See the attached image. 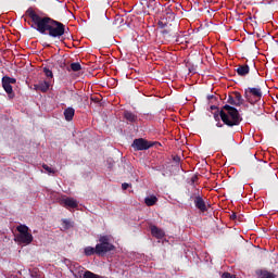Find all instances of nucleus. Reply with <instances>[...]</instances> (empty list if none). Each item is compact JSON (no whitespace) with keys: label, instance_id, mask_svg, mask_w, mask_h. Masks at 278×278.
I'll return each mask as SVG.
<instances>
[{"label":"nucleus","instance_id":"1","mask_svg":"<svg viewBox=\"0 0 278 278\" xmlns=\"http://www.w3.org/2000/svg\"><path fill=\"white\" fill-rule=\"evenodd\" d=\"M26 15L30 18L28 25L42 36H49V38L60 40L66 34V25L64 23L58 22L49 16H40L33 8L27 9Z\"/></svg>","mask_w":278,"mask_h":278},{"label":"nucleus","instance_id":"2","mask_svg":"<svg viewBox=\"0 0 278 278\" xmlns=\"http://www.w3.org/2000/svg\"><path fill=\"white\" fill-rule=\"evenodd\" d=\"M220 121L224 123V125H227V127H237L242 123V117L240 116V112H238V109L225 104L222 110L219 111Z\"/></svg>","mask_w":278,"mask_h":278},{"label":"nucleus","instance_id":"3","mask_svg":"<svg viewBox=\"0 0 278 278\" xmlns=\"http://www.w3.org/2000/svg\"><path fill=\"white\" fill-rule=\"evenodd\" d=\"M263 92L261 87H248L244 89V99L250 105H255L262 101Z\"/></svg>","mask_w":278,"mask_h":278},{"label":"nucleus","instance_id":"4","mask_svg":"<svg viewBox=\"0 0 278 278\" xmlns=\"http://www.w3.org/2000/svg\"><path fill=\"white\" fill-rule=\"evenodd\" d=\"M99 242L96 245V255H105V253H110V251H114V244L110 243V237L102 236L99 238Z\"/></svg>","mask_w":278,"mask_h":278},{"label":"nucleus","instance_id":"5","mask_svg":"<svg viewBox=\"0 0 278 278\" xmlns=\"http://www.w3.org/2000/svg\"><path fill=\"white\" fill-rule=\"evenodd\" d=\"M16 230L20 233L16 237L17 242H21L22 244H31V242H34V236L29 232V227L20 225L16 227Z\"/></svg>","mask_w":278,"mask_h":278},{"label":"nucleus","instance_id":"6","mask_svg":"<svg viewBox=\"0 0 278 278\" xmlns=\"http://www.w3.org/2000/svg\"><path fill=\"white\" fill-rule=\"evenodd\" d=\"M2 88L4 92H7L9 99H14L16 97L14 94V89L12 88V85L16 84V78H12L10 76H3L2 77Z\"/></svg>","mask_w":278,"mask_h":278},{"label":"nucleus","instance_id":"7","mask_svg":"<svg viewBox=\"0 0 278 278\" xmlns=\"http://www.w3.org/2000/svg\"><path fill=\"white\" fill-rule=\"evenodd\" d=\"M154 144L155 142L148 141L144 138H138L132 141L131 147L134 151H148V149H151Z\"/></svg>","mask_w":278,"mask_h":278},{"label":"nucleus","instance_id":"8","mask_svg":"<svg viewBox=\"0 0 278 278\" xmlns=\"http://www.w3.org/2000/svg\"><path fill=\"white\" fill-rule=\"evenodd\" d=\"M49 88H51V83L48 80H41L34 85V90H36V92H49Z\"/></svg>","mask_w":278,"mask_h":278},{"label":"nucleus","instance_id":"9","mask_svg":"<svg viewBox=\"0 0 278 278\" xmlns=\"http://www.w3.org/2000/svg\"><path fill=\"white\" fill-rule=\"evenodd\" d=\"M194 205L198 210H200V212H207V204H205V200H203L201 195L194 198Z\"/></svg>","mask_w":278,"mask_h":278},{"label":"nucleus","instance_id":"10","mask_svg":"<svg viewBox=\"0 0 278 278\" xmlns=\"http://www.w3.org/2000/svg\"><path fill=\"white\" fill-rule=\"evenodd\" d=\"M123 116L126 123H130L132 125L138 123V115L131 111H124Z\"/></svg>","mask_w":278,"mask_h":278},{"label":"nucleus","instance_id":"11","mask_svg":"<svg viewBox=\"0 0 278 278\" xmlns=\"http://www.w3.org/2000/svg\"><path fill=\"white\" fill-rule=\"evenodd\" d=\"M63 205H64V207H70L71 210H75V208L79 207V203L77 202V200H75L73 198L64 199Z\"/></svg>","mask_w":278,"mask_h":278},{"label":"nucleus","instance_id":"12","mask_svg":"<svg viewBox=\"0 0 278 278\" xmlns=\"http://www.w3.org/2000/svg\"><path fill=\"white\" fill-rule=\"evenodd\" d=\"M150 229H151V235L153 236V238H156L157 240H162V238H164V236H166L164 230L157 228V226H151Z\"/></svg>","mask_w":278,"mask_h":278},{"label":"nucleus","instance_id":"13","mask_svg":"<svg viewBox=\"0 0 278 278\" xmlns=\"http://www.w3.org/2000/svg\"><path fill=\"white\" fill-rule=\"evenodd\" d=\"M251 68L249 67V65H239L237 68V75H239V77H247V75H249Z\"/></svg>","mask_w":278,"mask_h":278},{"label":"nucleus","instance_id":"14","mask_svg":"<svg viewBox=\"0 0 278 278\" xmlns=\"http://www.w3.org/2000/svg\"><path fill=\"white\" fill-rule=\"evenodd\" d=\"M256 275L260 278H277V275H275L274 273H270L266 269H258L256 270Z\"/></svg>","mask_w":278,"mask_h":278},{"label":"nucleus","instance_id":"15","mask_svg":"<svg viewBox=\"0 0 278 278\" xmlns=\"http://www.w3.org/2000/svg\"><path fill=\"white\" fill-rule=\"evenodd\" d=\"M64 116H65V121H67V122L73 121V118L75 116V109H73V108L65 109Z\"/></svg>","mask_w":278,"mask_h":278},{"label":"nucleus","instance_id":"16","mask_svg":"<svg viewBox=\"0 0 278 278\" xmlns=\"http://www.w3.org/2000/svg\"><path fill=\"white\" fill-rule=\"evenodd\" d=\"M144 203L148 207H153V205H155V203H157V197H155V195L147 197L144 199Z\"/></svg>","mask_w":278,"mask_h":278},{"label":"nucleus","instance_id":"17","mask_svg":"<svg viewBox=\"0 0 278 278\" xmlns=\"http://www.w3.org/2000/svg\"><path fill=\"white\" fill-rule=\"evenodd\" d=\"M235 101L237 102V108H240L244 103V99L242 98V94L238 91L233 92Z\"/></svg>","mask_w":278,"mask_h":278},{"label":"nucleus","instance_id":"18","mask_svg":"<svg viewBox=\"0 0 278 278\" xmlns=\"http://www.w3.org/2000/svg\"><path fill=\"white\" fill-rule=\"evenodd\" d=\"M84 253L87 257H90L91 255L97 254V248L87 247L85 248Z\"/></svg>","mask_w":278,"mask_h":278},{"label":"nucleus","instance_id":"19","mask_svg":"<svg viewBox=\"0 0 278 278\" xmlns=\"http://www.w3.org/2000/svg\"><path fill=\"white\" fill-rule=\"evenodd\" d=\"M71 71L74 73H79L81 71V64L79 62L71 63Z\"/></svg>","mask_w":278,"mask_h":278},{"label":"nucleus","instance_id":"20","mask_svg":"<svg viewBox=\"0 0 278 278\" xmlns=\"http://www.w3.org/2000/svg\"><path fill=\"white\" fill-rule=\"evenodd\" d=\"M42 168L47 170V173H49L50 175H55V169L51 168L49 165L43 164Z\"/></svg>","mask_w":278,"mask_h":278},{"label":"nucleus","instance_id":"21","mask_svg":"<svg viewBox=\"0 0 278 278\" xmlns=\"http://www.w3.org/2000/svg\"><path fill=\"white\" fill-rule=\"evenodd\" d=\"M142 118H146V121H153L155 116L153 115V113H143Z\"/></svg>","mask_w":278,"mask_h":278},{"label":"nucleus","instance_id":"22","mask_svg":"<svg viewBox=\"0 0 278 278\" xmlns=\"http://www.w3.org/2000/svg\"><path fill=\"white\" fill-rule=\"evenodd\" d=\"M43 73H45L46 77L53 78V72L51 70H49L48 67H43Z\"/></svg>","mask_w":278,"mask_h":278},{"label":"nucleus","instance_id":"23","mask_svg":"<svg viewBox=\"0 0 278 278\" xmlns=\"http://www.w3.org/2000/svg\"><path fill=\"white\" fill-rule=\"evenodd\" d=\"M227 103H229L230 105H236L237 106L236 99L232 96L228 97Z\"/></svg>","mask_w":278,"mask_h":278},{"label":"nucleus","instance_id":"24","mask_svg":"<svg viewBox=\"0 0 278 278\" xmlns=\"http://www.w3.org/2000/svg\"><path fill=\"white\" fill-rule=\"evenodd\" d=\"M213 116H214V121L218 123L220 121V111L215 112Z\"/></svg>","mask_w":278,"mask_h":278},{"label":"nucleus","instance_id":"25","mask_svg":"<svg viewBox=\"0 0 278 278\" xmlns=\"http://www.w3.org/2000/svg\"><path fill=\"white\" fill-rule=\"evenodd\" d=\"M222 278H236V276H235V275H231L230 273H224V274L222 275Z\"/></svg>","mask_w":278,"mask_h":278},{"label":"nucleus","instance_id":"26","mask_svg":"<svg viewBox=\"0 0 278 278\" xmlns=\"http://www.w3.org/2000/svg\"><path fill=\"white\" fill-rule=\"evenodd\" d=\"M30 276L33 277V278H42V276H40L39 274H38V271H30Z\"/></svg>","mask_w":278,"mask_h":278},{"label":"nucleus","instance_id":"27","mask_svg":"<svg viewBox=\"0 0 278 278\" xmlns=\"http://www.w3.org/2000/svg\"><path fill=\"white\" fill-rule=\"evenodd\" d=\"M157 25L161 29H164L168 24L164 23L163 21H159Z\"/></svg>","mask_w":278,"mask_h":278},{"label":"nucleus","instance_id":"28","mask_svg":"<svg viewBox=\"0 0 278 278\" xmlns=\"http://www.w3.org/2000/svg\"><path fill=\"white\" fill-rule=\"evenodd\" d=\"M173 160L176 164H179V162H181V157H179L178 155H175Z\"/></svg>","mask_w":278,"mask_h":278},{"label":"nucleus","instance_id":"29","mask_svg":"<svg viewBox=\"0 0 278 278\" xmlns=\"http://www.w3.org/2000/svg\"><path fill=\"white\" fill-rule=\"evenodd\" d=\"M63 225H65L66 229H68V227H71V222L63 219Z\"/></svg>","mask_w":278,"mask_h":278},{"label":"nucleus","instance_id":"30","mask_svg":"<svg viewBox=\"0 0 278 278\" xmlns=\"http://www.w3.org/2000/svg\"><path fill=\"white\" fill-rule=\"evenodd\" d=\"M131 185L127 184V182H124L122 184V189L123 190H127V188H129Z\"/></svg>","mask_w":278,"mask_h":278},{"label":"nucleus","instance_id":"31","mask_svg":"<svg viewBox=\"0 0 278 278\" xmlns=\"http://www.w3.org/2000/svg\"><path fill=\"white\" fill-rule=\"evenodd\" d=\"M236 218H238V215H236V213H232L230 215V220H236Z\"/></svg>","mask_w":278,"mask_h":278},{"label":"nucleus","instance_id":"32","mask_svg":"<svg viewBox=\"0 0 278 278\" xmlns=\"http://www.w3.org/2000/svg\"><path fill=\"white\" fill-rule=\"evenodd\" d=\"M216 127H224V125L220 123V121L219 122H217V124H216Z\"/></svg>","mask_w":278,"mask_h":278},{"label":"nucleus","instance_id":"33","mask_svg":"<svg viewBox=\"0 0 278 278\" xmlns=\"http://www.w3.org/2000/svg\"><path fill=\"white\" fill-rule=\"evenodd\" d=\"M211 110H217V112H219V111H218V106H216V105H212V106H211Z\"/></svg>","mask_w":278,"mask_h":278},{"label":"nucleus","instance_id":"34","mask_svg":"<svg viewBox=\"0 0 278 278\" xmlns=\"http://www.w3.org/2000/svg\"><path fill=\"white\" fill-rule=\"evenodd\" d=\"M195 179H197V176L192 177V178H191V181H195Z\"/></svg>","mask_w":278,"mask_h":278},{"label":"nucleus","instance_id":"35","mask_svg":"<svg viewBox=\"0 0 278 278\" xmlns=\"http://www.w3.org/2000/svg\"><path fill=\"white\" fill-rule=\"evenodd\" d=\"M208 99H215V97L214 96H208Z\"/></svg>","mask_w":278,"mask_h":278}]
</instances>
